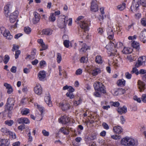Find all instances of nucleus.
<instances>
[{
  "instance_id": "1",
  "label": "nucleus",
  "mask_w": 146,
  "mask_h": 146,
  "mask_svg": "<svg viewBox=\"0 0 146 146\" xmlns=\"http://www.w3.org/2000/svg\"><path fill=\"white\" fill-rule=\"evenodd\" d=\"M113 42L110 41L106 46V48L110 52L111 55H114L117 54V52L123 46V43L121 42H116L114 41Z\"/></svg>"
},
{
  "instance_id": "2",
  "label": "nucleus",
  "mask_w": 146,
  "mask_h": 146,
  "mask_svg": "<svg viewBox=\"0 0 146 146\" xmlns=\"http://www.w3.org/2000/svg\"><path fill=\"white\" fill-rule=\"evenodd\" d=\"M121 144L123 146H136L138 144V142L133 138L126 136L121 139Z\"/></svg>"
},
{
  "instance_id": "3",
  "label": "nucleus",
  "mask_w": 146,
  "mask_h": 146,
  "mask_svg": "<svg viewBox=\"0 0 146 146\" xmlns=\"http://www.w3.org/2000/svg\"><path fill=\"white\" fill-rule=\"evenodd\" d=\"M141 4L144 7L146 6V0H133L131 7V11L133 13L137 12Z\"/></svg>"
},
{
  "instance_id": "4",
  "label": "nucleus",
  "mask_w": 146,
  "mask_h": 146,
  "mask_svg": "<svg viewBox=\"0 0 146 146\" xmlns=\"http://www.w3.org/2000/svg\"><path fill=\"white\" fill-rule=\"evenodd\" d=\"M84 17L80 16L76 19V22L79 25L80 27L85 31H87L89 29V27L86 21L83 19Z\"/></svg>"
},
{
  "instance_id": "5",
  "label": "nucleus",
  "mask_w": 146,
  "mask_h": 146,
  "mask_svg": "<svg viewBox=\"0 0 146 146\" xmlns=\"http://www.w3.org/2000/svg\"><path fill=\"white\" fill-rule=\"evenodd\" d=\"M94 86L95 90L99 91L103 94L106 93L105 86L102 83L96 82L94 83Z\"/></svg>"
},
{
  "instance_id": "6",
  "label": "nucleus",
  "mask_w": 146,
  "mask_h": 146,
  "mask_svg": "<svg viewBox=\"0 0 146 146\" xmlns=\"http://www.w3.org/2000/svg\"><path fill=\"white\" fill-rule=\"evenodd\" d=\"M0 32L6 39L9 40H11L13 38V36L11 34L10 32L3 27H0Z\"/></svg>"
},
{
  "instance_id": "7",
  "label": "nucleus",
  "mask_w": 146,
  "mask_h": 146,
  "mask_svg": "<svg viewBox=\"0 0 146 146\" xmlns=\"http://www.w3.org/2000/svg\"><path fill=\"white\" fill-rule=\"evenodd\" d=\"M15 103V100L12 98H9L5 106V109L8 110H12Z\"/></svg>"
},
{
  "instance_id": "8",
  "label": "nucleus",
  "mask_w": 146,
  "mask_h": 146,
  "mask_svg": "<svg viewBox=\"0 0 146 146\" xmlns=\"http://www.w3.org/2000/svg\"><path fill=\"white\" fill-rule=\"evenodd\" d=\"M98 3L96 0H92L90 2V10L92 12H96L98 10Z\"/></svg>"
},
{
  "instance_id": "9",
  "label": "nucleus",
  "mask_w": 146,
  "mask_h": 146,
  "mask_svg": "<svg viewBox=\"0 0 146 146\" xmlns=\"http://www.w3.org/2000/svg\"><path fill=\"white\" fill-rule=\"evenodd\" d=\"M146 62V57L142 56L139 58L138 62L135 64V67H138L141 65H145Z\"/></svg>"
},
{
  "instance_id": "10",
  "label": "nucleus",
  "mask_w": 146,
  "mask_h": 146,
  "mask_svg": "<svg viewBox=\"0 0 146 146\" xmlns=\"http://www.w3.org/2000/svg\"><path fill=\"white\" fill-rule=\"evenodd\" d=\"M19 12L18 11H15L14 12L11 13L9 17V20L11 23L15 22L17 19Z\"/></svg>"
},
{
  "instance_id": "11",
  "label": "nucleus",
  "mask_w": 146,
  "mask_h": 146,
  "mask_svg": "<svg viewBox=\"0 0 146 146\" xmlns=\"http://www.w3.org/2000/svg\"><path fill=\"white\" fill-rule=\"evenodd\" d=\"M34 91L35 93L38 95L42 94V89L40 85L38 84H36L34 88Z\"/></svg>"
},
{
  "instance_id": "12",
  "label": "nucleus",
  "mask_w": 146,
  "mask_h": 146,
  "mask_svg": "<svg viewBox=\"0 0 146 146\" xmlns=\"http://www.w3.org/2000/svg\"><path fill=\"white\" fill-rule=\"evenodd\" d=\"M46 72L44 70L40 71L37 75L38 78L40 81H44L46 79Z\"/></svg>"
},
{
  "instance_id": "13",
  "label": "nucleus",
  "mask_w": 146,
  "mask_h": 146,
  "mask_svg": "<svg viewBox=\"0 0 146 146\" xmlns=\"http://www.w3.org/2000/svg\"><path fill=\"white\" fill-rule=\"evenodd\" d=\"M70 121L69 117L66 115L61 117L59 119V122L63 124H66L68 123Z\"/></svg>"
},
{
  "instance_id": "14",
  "label": "nucleus",
  "mask_w": 146,
  "mask_h": 146,
  "mask_svg": "<svg viewBox=\"0 0 146 146\" xmlns=\"http://www.w3.org/2000/svg\"><path fill=\"white\" fill-rule=\"evenodd\" d=\"M34 17L32 20V22L34 24H36L38 23L40 19V15L36 12L33 13Z\"/></svg>"
},
{
  "instance_id": "15",
  "label": "nucleus",
  "mask_w": 146,
  "mask_h": 146,
  "mask_svg": "<svg viewBox=\"0 0 146 146\" xmlns=\"http://www.w3.org/2000/svg\"><path fill=\"white\" fill-rule=\"evenodd\" d=\"M59 106L63 111H65L69 109L70 107V104L68 102L65 103H60Z\"/></svg>"
},
{
  "instance_id": "16",
  "label": "nucleus",
  "mask_w": 146,
  "mask_h": 146,
  "mask_svg": "<svg viewBox=\"0 0 146 146\" xmlns=\"http://www.w3.org/2000/svg\"><path fill=\"white\" fill-rule=\"evenodd\" d=\"M139 37L141 41H143V42H145V41L146 40V29H144L141 32Z\"/></svg>"
},
{
  "instance_id": "17",
  "label": "nucleus",
  "mask_w": 146,
  "mask_h": 146,
  "mask_svg": "<svg viewBox=\"0 0 146 146\" xmlns=\"http://www.w3.org/2000/svg\"><path fill=\"white\" fill-rule=\"evenodd\" d=\"M18 122L19 124H28L30 123V121L26 117H22L18 119Z\"/></svg>"
},
{
  "instance_id": "18",
  "label": "nucleus",
  "mask_w": 146,
  "mask_h": 146,
  "mask_svg": "<svg viewBox=\"0 0 146 146\" xmlns=\"http://www.w3.org/2000/svg\"><path fill=\"white\" fill-rule=\"evenodd\" d=\"M107 31L108 36V38L110 41L113 40L114 34L112 30L110 28H109L107 29Z\"/></svg>"
},
{
  "instance_id": "19",
  "label": "nucleus",
  "mask_w": 146,
  "mask_h": 146,
  "mask_svg": "<svg viewBox=\"0 0 146 146\" xmlns=\"http://www.w3.org/2000/svg\"><path fill=\"white\" fill-rule=\"evenodd\" d=\"M68 18L67 17H65L64 19V21L62 23L59 22L58 25L59 27L61 28H64L67 24V21L68 20Z\"/></svg>"
},
{
  "instance_id": "20",
  "label": "nucleus",
  "mask_w": 146,
  "mask_h": 146,
  "mask_svg": "<svg viewBox=\"0 0 146 146\" xmlns=\"http://www.w3.org/2000/svg\"><path fill=\"white\" fill-rule=\"evenodd\" d=\"M138 87L140 92H142L145 88V84L142 81L139 80L138 82Z\"/></svg>"
},
{
  "instance_id": "21",
  "label": "nucleus",
  "mask_w": 146,
  "mask_h": 146,
  "mask_svg": "<svg viewBox=\"0 0 146 146\" xmlns=\"http://www.w3.org/2000/svg\"><path fill=\"white\" fill-rule=\"evenodd\" d=\"M113 131L114 133L119 134L122 132L123 130L120 126H117L113 127Z\"/></svg>"
},
{
  "instance_id": "22",
  "label": "nucleus",
  "mask_w": 146,
  "mask_h": 146,
  "mask_svg": "<svg viewBox=\"0 0 146 146\" xmlns=\"http://www.w3.org/2000/svg\"><path fill=\"white\" fill-rule=\"evenodd\" d=\"M52 30L49 28L44 29L42 31V34L47 36H50L52 33Z\"/></svg>"
},
{
  "instance_id": "23",
  "label": "nucleus",
  "mask_w": 146,
  "mask_h": 146,
  "mask_svg": "<svg viewBox=\"0 0 146 146\" xmlns=\"http://www.w3.org/2000/svg\"><path fill=\"white\" fill-rule=\"evenodd\" d=\"M9 142L8 139H2L0 140V146H9Z\"/></svg>"
},
{
  "instance_id": "24",
  "label": "nucleus",
  "mask_w": 146,
  "mask_h": 146,
  "mask_svg": "<svg viewBox=\"0 0 146 146\" xmlns=\"http://www.w3.org/2000/svg\"><path fill=\"white\" fill-rule=\"evenodd\" d=\"M44 100L45 102L49 107H51L52 106L50 96H45L44 97Z\"/></svg>"
},
{
  "instance_id": "25",
  "label": "nucleus",
  "mask_w": 146,
  "mask_h": 146,
  "mask_svg": "<svg viewBox=\"0 0 146 146\" xmlns=\"http://www.w3.org/2000/svg\"><path fill=\"white\" fill-rule=\"evenodd\" d=\"M11 6L10 5L8 4L5 5L4 7V13L5 16L8 17L9 13V9Z\"/></svg>"
},
{
  "instance_id": "26",
  "label": "nucleus",
  "mask_w": 146,
  "mask_h": 146,
  "mask_svg": "<svg viewBox=\"0 0 146 146\" xmlns=\"http://www.w3.org/2000/svg\"><path fill=\"white\" fill-rule=\"evenodd\" d=\"M127 108L125 106H123L121 108H119L117 109L118 112L121 114L126 113L127 111Z\"/></svg>"
},
{
  "instance_id": "27",
  "label": "nucleus",
  "mask_w": 146,
  "mask_h": 146,
  "mask_svg": "<svg viewBox=\"0 0 146 146\" xmlns=\"http://www.w3.org/2000/svg\"><path fill=\"white\" fill-rule=\"evenodd\" d=\"M90 47L85 44H84L82 48L80 49V51L82 53L85 52L87 50L90 49Z\"/></svg>"
},
{
  "instance_id": "28",
  "label": "nucleus",
  "mask_w": 146,
  "mask_h": 146,
  "mask_svg": "<svg viewBox=\"0 0 146 146\" xmlns=\"http://www.w3.org/2000/svg\"><path fill=\"white\" fill-rule=\"evenodd\" d=\"M95 61L98 64H102L103 61L101 56L100 55H97L96 57Z\"/></svg>"
},
{
  "instance_id": "29",
  "label": "nucleus",
  "mask_w": 146,
  "mask_h": 146,
  "mask_svg": "<svg viewBox=\"0 0 146 146\" xmlns=\"http://www.w3.org/2000/svg\"><path fill=\"white\" fill-rule=\"evenodd\" d=\"M83 101V99L79 98L78 100H74L73 101V104L75 106H77L80 104Z\"/></svg>"
},
{
  "instance_id": "30",
  "label": "nucleus",
  "mask_w": 146,
  "mask_h": 146,
  "mask_svg": "<svg viewBox=\"0 0 146 146\" xmlns=\"http://www.w3.org/2000/svg\"><path fill=\"white\" fill-rule=\"evenodd\" d=\"M125 81L123 79L118 80L117 82V85L121 87L125 86Z\"/></svg>"
},
{
  "instance_id": "31",
  "label": "nucleus",
  "mask_w": 146,
  "mask_h": 146,
  "mask_svg": "<svg viewBox=\"0 0 146 146\" xmlns=\"http://www.w3.org/2000/svg\"><path fill=\"white\" fill-rule=\"evenodd\" d=\"M59 131L61 132L65 135H68L69 133V130L64 127H62L60 128L59 130Z\"/></svg>"
},
{
  "instance_id": "32",
  "label": "nucleus",
  "mask_w": 146,
  "mask_h": 146,
  "mask_svg": "<svg viewBox=\"0 0 146 146\" xmlns=\"http://www.w3.org/2000/svg\"><path fill=\"white\" fill-rule=\"evenodd\" d=\"M1 131L4 135H8V133L10 132V131L7 128L4 127L1 128Z\"/></svg>"
},
{
  "instance_id": "33",
  "label": "nucleus",
  "mask_w": 146,
  "mask_h": 146,
  "mask_svg": "<svg viewBox=\"0 0 146 146\" xmlns=\"http://www.w3.org/2000/svg\"><path fill=\"white\" fill-rule=\"evenodd\" d=\"M131 52L132 49L127 47H124L122 50V52L123 54H129Z\"/></svg>"
},
{
  "instance_id": "34",
  "label": "nucleus",
  "mask_w": 146,
  "mask_h": 146,
  "mask_svg": "<svg viewBox=\"0 0 146 146\" xmlns=\"http://www.w3.org/2000/svg\"><path fill=\"white\" fill-rule=\"evenodd\" d=\"M132 46L137 50H139L140 48V45L139 43L136 41H133L132 43Z\"/></svg>"
},
{
  "instance_id": "35",
  "label": "nucleus",
  "mask_w": 146,
  "mask_h": 146,
  "mask_svg": "<svg viewBox=\"0 0 146 146\" xmlns=\"http://www.w3.org/2000/svg\"><path fill=\"white\" fill-rule=\"evenodd\" d=\"M125 4L123 3L121 4L118 5L117 6V9L119 11H122L125 9Z\"/></svg>"
},
{
  "instance_id": "36",
  "label": "nucleus",
  "mask_w": 146,
  "mask_h": 146,
  "mask_svg": "<svg viewBox=\"0 0 146 146\" xmlns=\"http://www.w3.org/2000/svg\"><path fill=\"white\" fill-rule=\"evenodd\" d=\"M34 106L36 108L39 110L41 114L43 113L44 109L43 107L38 104L37 103H35Z\"/></svg>"
},
{
  "instance_id": "37",
  "label": "nucleus",
  "mask_w": 146,
  "mask_h": 146,
  "mask_svg": "<svg viewBox=\"0 0 146 146\" xmlns=\"http://www.w3.org/2000/svg\"><path fill=\"white\" fill-rule=\"evenodd\" d=\"M101 72V70L100 68H96L94 69L92 71V74L94 76L97 75L98 73Z\"/></svg>"
},
{
  "instance_id": "38",
  "label": "nucleus",
  "mask_w": 146,
  "mask_h": 146,
  "mask_svg": "<svg viewBox=\"0 0 146 146\" xmlns=\"http://www.w3.org/2000/svg\"><path fill=\"white\" fill-rule=\"evenodd\" d=\"M56 57L57 62L58 63H60L62 59L61 54L58 52L57 53H56Z\"/></svg>"
},
{
  "instance_id": "39",
  "label": "nucleus",
  "mask_w": 146,
  "mask_h": 146,
  "mask_svg": "<svg viewBox=\"0 0 146 146\" xmlns=\"http://www.w3.org/2000/svg\"><path fill=\"white\" fill-rule=\"evenodd\" d=\"M111 137L112 139L115 140H119L121 138V137L120 135L116 134L111 135Z\"/></svg>"
},
{
  "instance_id": "40",
  "label": "nucleus",
  "mask_w": 146,
  "mask_h": 146,
  "mask_svg": "<svg viewBox=\"0 0 146 146\" xmlns=\"http://www.w3.org/2000/svg\"><path fill=\"white\" fill-rule=\"evenodd\" d=\"M8 135L9 137L13 139H15L16 138V136L15 134L12 131H10V132L8 133Z\"/></svg>"
},
{
  "instance_id": "41",
  "label": "nucleus",
  "mask_w": 146,
  "mask_h": 146,
  "mask_svg": "<svg viewBox=\"0 0 146 146\" xmlns=\"http://www.w3.org/2000/svg\"><path fill=\"white\" fill-rule=\"evenodd\" d=\"M55 15L53 13H51L50 14L49 17V19L50 21L53 22L55 21L56 18Z\"/></svg>"
},
{
  "instance_id": "42",
  "label": "nucleus",
  "mask_w": 146,
  "mask_h": 146,
  "mask_svg": "<svg viewBox=\"0 0 146 146\" xmlns=\"http://www.w3.org/2000/svg\"><path fill=\"white\" fill-rule=\"evenodd\" d=\"M39 65L40 68H43L46 65V62L44 60H41L39 62Z\"/></svg>"
},
{
  "instance_id": "43",
  "label": "nucleus",
  "mask_w": 146,
  "mask_h": 146,
  "mask_svg": "<svg viewBox=\"0 0 146 146\" xmlns=\"http://www.w3.org/2000/svg\"><path fill=\"white\" fill-rule=\"evenodd\" d=\"M24 31L26 34H29L31 33V29L29 27H26L24 29Z\"/></svg>"
},
{
  "instance_id": "44",
  "label": "nucleus",
  "mask_w": 146,
  "mask_h": 146,
  "mask_svg": "<svg viewBox=\"0 0 146 146\" xmlns=\"http://www.w3.org/2000/svg\"><path fill=\"white\" fill-rule=\"evenodd\" d=\"M13 121L11 120H6L5 122L6 125H7L9 126H11L13 124Z\"/></svg>"
},
{
  "instance_id": "45",
  "label": "nucleus",
  "mask_w": 146,
  "mask_h": 146,
  "mask_svg": "<svg viewBox=\"0 0 146 146\" xmlns=\"http://www.w3.org/2000/svg\"><path fill=\"white\" fill-rule=\"evenodd\" d=\"M29 113V110L27 108L23 109L21 111L22 115H26Z\"/></svg>"
},
{
  "instance_id": "46",
  "label": "nucleus",
  "mask_w": 146,
  "mask_h": 146,
  "mask_svg": "<svg viewBox=\"0 0 146 146\" xmlns=\"http://www.w3.org/2000/svg\"><path fill=\"white\" fill-rule=\"evenodd\" d=\"M131 74L135 73L137 75H138L139 74V72L137 70L136 67L133 68H132V70L131 72Z\"/></svg>"
},
{
  "instance_id": "47",
  "label": "nucleus",
  "mask_w": 146,
  "mask_h": 146,
  "mask_svg": "<svg viewBox=\"0 0 146 146\" xmlns=\"http://www.w3.org/2000/svg\"><path fill=\"white\" fill-rule=\"evenodd\" d=\"M70 41L68 40H65L64 41L63 44L66 47L68 48L69 46Z\"/></svg>"
},
{
  "instance_id": "48",
  "label": "nucleus",
  "mask_w": 146,
  "mask_h": 146,
  "mask_svg": "<svg viewBox=\"0 0 146 146\" xmlns=\"http://www.w3.org/2000/svg\"><path fill=\"white\" fill-rule=\"evenodd\" d=\"M127 58L128 60L130 62L135 60V58L134 56L131 55L128 56L127 57Z\"/></svg>"
},
{
  "instance_id": "49",
  "label": "nucleus",
  "mask_w": 146,
  "mask_h": 146,
  "mask_svg": "<svg viewBox=\"0 0 146 146\" xmlns=\"http://www.w3.org/2000/svg\"><path fill=\"white\" fill-rule=\"evenodd\" d=\"M66 95V96L70 98V99H72L74 97V95L72 92H67Z\"/></svg>"
},
{
  "instance_id": "50",
  "label": "nucleus",
  "mask_w": 146,
  "mask_h": 146,
  "mask_svg": "<svg viewBox=\"0 0 146 146\" xmlns=\"http://www.w3.org/2000/svg\"><path fill=\"white\" fill-rule=\"evenodd\" d=\"M9 59L10 57L8 55H5V58L3 60L4 63L5 64H6L9 61Z\"/></svg>"
},
{
  "instance_id": "51",
  "label": "nucleus",
  "mask_w": 146,
  "mask_h": 146,
  "mask_svg": "<svg viewBox=\"0 0 146 146\" xmlns=\"http://www.w3.org/2000/svg\"><path fill=\"white\" fill-rule=\"evenodd\" d=\"M40 45L42 47V48L40 49V51L45 50L48 48V46L47 45H45L44 42Z\"/></svg>"
},
{
  "instance_id": "52",
  "label": "nucleus",
  "mask_w": 146,
  "mask_h": 146,
  "mask_svg": "<svg viewBox=\"0 0 146 146\" xmlns=\"http://www.w3.org/2000/svg\"><path fill=\"white\" fill-rule=\"evenodd\" d=\"M141 24L144 26H146V18H143L141 19Z\"/></svg>"
},
{
  "instance_id": "53",
  "label": "nucleus",
  "mask_w": 146,
  "mask_h": 146,
  "mask_svg": "<svg viewBox=\"0 0 146 146\" xmlns=\"http://www.w3.org/2000/svg\"><path fill=\"white\" fill-rule=\"evenodd\" d=\"M88 61V58L85 57H82L80 59V62L81 63H85L86 62Z\"/></svg>"
},
{
  "instance_id": "54",
  "label": "nucleus",
  "mask_w": 146,
  "mask_h": 146,
  "mask_svg": "<svg viewBox=\"0 0 146 146\" xmlns=\"http://www.w3.org/2000/svg\"><path fill=\"white\" fill-rule=\"evenodd\" d=\"M108 102L105 100H103L101 102V105L102 107L108 105Z\"/></svg>"
},
{
  "instance_id": "55",
  "label": "nucleus",
  "mask_w": 146,
  "mask_h": 146,
  "mask_svg": "<svg viewBox=\"0 0 146 146\" xmlns=\"http://www.w3.org/2000/svg\"><path fill=\"white\" fill-rule=\"evenodd\" d=\"M133 98L134 100L137 101L138 102L140 103L141 102V100L140 98H138L136 96H134Z\"/></svg>"
},
{
  "instance_id": "56",
  "label": "nucleus",
  "mask_w": 146,
  "mask_h": 146,
  "mask_svg": "<svg viewBox=\"0 0 146 146\" xmlns=\"http://www.w3.org/2000/svg\"><path fill=\"white\" fill-rule=\"evenodd\" d=\"M102 125L103 127L106 130L109 129V127L108 124L106 123L103 122L102 124Z\"/></svg>"
},
{
  "instance_id": "57",
  "label": "nucleus",
  "mask_w": 146,
  "mask_h": 146,
  "mask_svg": "<svg viewBox=\"0 0 146 146\" xmlns=\"http://www.w3.org/2000/svg\"><path fill=\"white\" fill-rule=\"evenodd\" d=\"M111 103L112 104V105L113 106L115 107H117L119 106V102H111Z\"/></svg>"
},
{
  "instance_id": "58",
  "label": "nucleus",
  "mask_w": 146,
  "mask_h": 146,
  "mask_svg": "<svg viewBox=\"0 0 146 146\" xmlns=\"http://www.w3.org/2000/svg\"><path fill=\"white\" fill-rule=\"evenodd\" d=\"M125 76L126 78L128 79H130L131 78V74L128 72H126L125 74Z\"/></svg>"
},
{
  "instance_id": "59",
  "label": "nucleus",
  "mask_w": 146,
  "mask_h": 146,
  "mask_svg": "<svg viewBox=\"0 0 146 146\" xmlns=\"http://www.w3.org/2000/svg\"><path fill=\"white\" fill-rule=\"evenodd\" d=\"M82 72V70L81 68H79L77 69L76 72V75H81Z\"/></svg>"
},
{
  "instance_id": "60",
  "label": "nucleus",
  "mask_w": 146,
  "mask_h": 146,
  "mask_svg": "<svg viewBox=\"0 0 146 146\" xmlns=\"http://www.w3.org/2000/svg\"><path fill=\"white\" fill-rule=\"evenodd\" d=\"M21 53V51L20 50H17L15 51V58L16 59L17 58L19 55Z\"/></svg>"
},
{
  "instance_id": "61",
  "label": "nucleus",
  "mask_w": 146,
  "mask_h": 146,
  "mask_svg": "<svg viewBox=\"0 0 146 146\" xmlns=\"http://www.w3.org/2000/svg\"><path fill=\"white\" fill-rule=\"evenodd\" d=\"M27 135L29 137L28 141L30 142H31L33 140V138L31 135V133L30 132H29V133H28Z\"/></svg>"
},
{
  "instance_id": "62",
  "label": "nucleus",
  "mask_w": 146,
  "mask_h": 146,
  "mask_svg": "<svg viewBox=\"0 0 146 146\" xmlns=\"http://www.w3.org/2000/svg\"><path fill=\"white\" fill-rule=\"evenodd\" d=\"M105 15H100L99 17V19L100 21H102L106 17Z\"/></svg>"
},
{
  "instance_id": "63",
  "label": "nucleus",
  "mask_w": 146,
  "mask_h": 146,
  "mask_svg": "<svg viewBox=\"0 0 146 146\" xmlns=\"http://www.w3.org/2000/svg\"><path fill=\"white\" fill-rule=\"evenodd\" d=\"M42 133L43 135L45 136H48L49 135V132L46 131L45 130H42Z\"/></svg>"
},
{
  "instance_id": "64",
  "label": "nucleus",
  "mask_w": 146,
  "mask_h": 146,
  "mask_svg": "<svg viewBox=\"0 0 146 146\" xmlns=\"http://www.w3.org/2000/svg\"><path fill=\"white\" fill-rule=\"evenodd\" d=\"M142 101L144 103H146V94H143L141 97Z\"/></svg>"
}]
</instances>
